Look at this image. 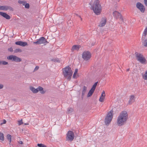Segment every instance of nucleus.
<instances>
[{
	"label": "nucleus",
	"mask_w": 147,
	"mask_h": 147,
	"mask_svg": "<svg viewBox=\"0 0 147 147\" xmlns=\"http://www.w3.org/2000/svg\"><path fill=\"white\" fill-rule=\"evenodd\" d=\"M135 55L138 61H139L143 57V55L140 53H138V52H135Z\"/></svg>",
	"instance_id": "dca6fc26"
},
{
	"label": "nucleus",
	"mask_w": 147,
	"mask_h": 147,
	"mask_svg": "<svg viewBox=\"0 0 147 147\" xmlns=\"http://www.w3.org/2000/svg\"><path fill=\"white\" fill-rule=\"evenodd\" d=\"M0 10L5 11L9 10L10 11H13V9L11 7L9 6H0Z\"/></svg>",
	"instance_id": "f8f14e48"
},
{
	"label": "nucleus",
	"mask_w": 147,
	"mask_h": 147,
	"mask_svg": "<svg viewBox=\"0 0 147 147\" xmlns=\"http://www.w3.org/2000/svg\"><path fill=\"white\" fill-rule=\"evenodd\" d=\"M113 115V110H111L107 113L105 119V122L106 125H108L110 123L112 119Z\"/></svg>",
	"instance_id": "20e7f679"
},
{
	"label": "nucleus",
	"mask_w": 147,
	"mask_h": 147,
	"mask_svg": "<svg viewBox=\"0 0 147 147\" xmlns=\"http://www.w3.org/2000/svg\"><path fill=\"white\" fill-rule=\"evenodd\" d=\"M15 44L17 45H19L22 47H25L28 45L27 43L26 42H23L19 41L15 42Z\"/></svg>",
	"instance_id": "4468645a"
},
{
	"label": "nucleus",
	"mask_w": 147,
	"mask_h": 147,
	"mask_svg": "<svg viewBox=\"0 0 147 147\" xmlns=\"http://www.w3.org/2000/svg\"><path fill=\"white\" fill-rule=\"evenodd\" d=\"M43 144H37V146L39 147H42Z\"/></svg>",
	"instance_id": "f704fd0d"
},
{
	"label": "nucleus",
	"mask_w": 147,
	"mask_h": 147,
	"mask_svg": "<svg viewBox=\"0 0 147 147\" xmlns=\"http://www.w3.org/2000/svg\"><path fill=\"white\" fill-rule=\"evenodd\" d=\"M4 140V137L3 133L0 131V140L3 141Z\"/></svg>",
	"instance_id": "b1692460"
},
{
	"label": "nucleus",
	"mask_w": 147,
	"mask_h": 147,
	"mask_svg": "<svg viewBox=\"0 0 147 147\" xmlns=\"http://www.w3.org/2000/svg\"><path fill=\"white\" fill-rule=\"evenodd\" d=\"M142 43L144 46L147 47V38L146 39L142 42Z\"/></svg>",
	"instance_id": "cd10ccee"
},
{
	"label": "nucleus",
	"mask_w": 147,
	"mask_h": 147,
	"mask_svg": "<svg viewBox=\"0 0 147 147\" xmlns=\"http://www.w3.org/2000/svg\"><path fill=\"white\" fill-rule=\"evenodd\" d=\"M26 2L25 1H22V5H25V4H26Z\"/></svg>",
	"instance_id": "58836bf2"
},
{
	"label": "nucleus",
	"mask_w": 147,
	"mask_h": 147,
	"mask_svg": "<svg viewBox=\"0 0 147 147\" xmlns=\"http://www.w3.org/2000/svg\"><path fill=\"white\" fill-rule=\"evenodd\" d=\"M146 61V59L143 57V58L140 59V60L139 61L142 63H145Z\"/></svg>",
	"instance_id": "bb28decb"
},
{
	"label": "nucleus",
	"mask_w": 147,
	"mask_h": 147,
	"mask_svg": "<svg viewBox=\"0 0 147 147\" xmlns=\"http://www.w3.org/2000/svg\"><path fill=\"white\" fill-rule=\"evenodd\" d=\"M0 15L7 20H9L10 19V17L5 13L0 12Z\"/></svg>",
	"instance_id": "a211bd4d"
},
{
	"label": "nucleus",
	"mask_w": 147,
	"mask_h": 147,
	"mask_svg": "<svg viewBox=\"0 0 147 147\" xmlns=\"http://www.w3.org/2000/svg\"><path fill=\"white\" fill-rule=\"evenodd\" d=\"M95 90L91 88L88 93L87 97H88L91 96L92 94Z\"/></svg>",
	"instance_id": "aec40b11"
},
{
	"label": "nucleus",
	"mask_w": 147,
	"mask_h": 147,
	"mask_svg": "<svg viewBox=\"0 0 147 147\" xmlns=\"http://www.w3.org/2000/svg\"><path fill=\"white\" fill-rule=\"evenodd\" d=\"M7 59L9 60H11L12 61H15L16 62H20L22 61L21 58L13 55H11L7 57Z\"/></svg>",
	"instance_id": "423d86ee"
},
{
	"label": "nucleus",
	"mask_w": 147,
	"mask_h": 147,
	"mask_svg": "<svg viewBox=\"0 0 147 147\" xmlns=\"http://www.w3.org/2000/svg\"><path fill=\"white\" fill-rule=\"evenodd\" d=\"M63 73L64 77L70 80L73 74L71 67L69 66L65 67L63 69Z\"/></svg>",
	"instance_id": "7ed1b4c3"
},
{
	"label": "nucleus",
	"mask_w": 147,
	"mask_h": 147,
	"mask_svg": "<svg viewBox=\"0 0 147 147\" xmlns=\"http://www.w3.org/2000/svg\"><path fill=\"white\" fill-rule=\"evenodd\" d=\"M132 57V55H130V56H129V57Z\"/></svg>",
	"instance_id": "09e8293b"
},
{
	"label": "nucleus",
	"mask_w": 147,
	"mask_h": 147,
	"mask_svg": "<svg viewBox=\"0 0 147 147\" xmlns=\"http://www.w3.org/2000/svg\"><path fill=\"white\" fill-rule=\"evenodd\" d=\"M81 20H82V19L81 18Z\"/></svg>",
	"instance_id": "8fccbe9b"
},
{
	"label": "nucleus",
	"mask_w": 147,
	"mask_h": 147,
	"mask_svg": "<svg viewBox=\"0 0 147 147\" xmlns=\"http://www.w3.org/2000/svg\"><path fill=\"white\" fill-rule=\"evenodd\" d=\"M128 119L127 112L125 111H122L117 117V123L119 126H123L125 124Z\"/></svg>",
	"instance_id": "f257e3e1"
},
{
	"label": "nucleus",
	"mask_w": 147,
	"mask_h": 147,
	"mask_svg": "<svg viewBox=\"0 0 147 147\" xmlns=\"http://www.w3.org/2000/svg\"><path fill=\"white\" fill-rule=\"evenodd\" d=\"M98 83V82H96L93 85L92 88H91L92 89H93V90H95V88H96V86L97 85V84Z\"/></svg>",
	"instance_id": "c85d7f7f"
},
{
	"label": "nucleus",
	"mask_w": 147,
	"mask_h": 147,
	"mask_svg": "<svg viewBox=\"0 0 147 147\" xmlns=\"http://www.w3.org/2000/svg\"><path fill=\"white\" fill-rule=\"evenodd\" d=\"M107 19L106 18H102L99 26L100 27L104 26L106 24Z\"/></svg>",
	"instance_id": "2eb2a0df"
},
{
	"label": "nucleus",
	"mask_w": 147,
	"mask_h": 147,
	"mask_svg": "<svg viewBox=\"0 0 147 147\" xmlns=\"http://www.w3.org/2000/svg\"><path fill=\"white\" fill-rule=\"evenodd\" d=\"M46 42H47V40L43 37H41L36 42H33V44L36 45H40L42 44H45Z\"/></svg>",
	"instance_id": "1a4fd4ad"
},
{
	"label": "nucleus",
	"mask_w": 147,
	"mask_h": 147,
	"mask_svg": "<svg viewBox=\"0 0 147 147\" xmlns=\"http://www.w3.org/2000/svg\"><path fill=\"white\" fill-rule=\"evenodd\" d=\"M22 1H21V0H19L18 1V3L20 4H22Z\"/></svg>",
	"instance_id": "a19ab883"
},
{
	"label": "nucleus",
	"mask_w": 147,
	"mask_h": 147,
	"mask_svg": "<svg viewBox=\"0 0 147 147\" xmlns=\"http://www.w3.org/2000/svg\"><path fill=\"white\" fill-rule=\"evenodd\" d=\"M91 57L90 53L88 51H84L82 54V57L85 61H88L90 59Z\"/></svg>",
	"instance_id": "6e6552de"
},
{
	"label": "nucleus",
	"mask_w": 147,
	"mask_h": 147,
	"mask_svg": "<svg viewBox=\"0 0 147 147\" xmlns=\"http://www.w3.org/2000/svg\"><path fill=\"white\" fill-rule=\"evenodd\" d=\"M105 99V97H100L99 99V101L100 102H102L104 101V100Z\"/></svg>",
	"instance_id": "7c9ffc66"
},
{
	"label": "nucleus",
	"mask_w": 147,
	"mask_h": 147,
	"mask_svg": "<svg viewBox=\"0 0 147 147\" xmlns=\"http://www.w3.org/2000/svg\"><path fill=\"white\" fill-rule=\"evenodd\" d=\"M144 3L145 5L147 6V0H144Z\"/></svg>",
	"instance_id": "ea45409f"
},
{
	"label": "nucleus",
	"mask_w": 147,
	"mask_h": 147,
	"mask_svg": "<svg viewBox=\"0 0 147 147\" xmlns=\"http://www.w3.org/2000/svg\"><path fill=\"white\" fill-rule=\"evenodd\" d=\"M100 1L98 0H95L94 2L92 5L91 3L89 4L91 5L92 9L94 12L97 15H99L101 11V6L100 3Z\"/></svg>",
	"instance_id": "f03ea898"
},
{
	"label": "nucleus",
	"mask_w": 147,
	"mask_h": 147,
	"mask_svg": "<svg viewBox=\"0 0 147 147\" xmlns=\"http://www.w3.org/2000/svg\"><path fill=\"white\" fill-rule=\"evenodd\" d=\"M137 7L139 9L142 13H144L145 9L143 5L140 2H138L136 4Z\"/></svg>",
	"instance_id": "9b49d317"
},
{
	"label": "nucleus",
	"mask_w": 147,
	"mask_h": 147,
	"mask_svg": "<svg viewBox=\"0 0 147 147\" xmlns=\"http://www.w3.org/2000/svg\"><path fill=\"white\" fill-rule=\"evenodd\" d=\"M78 70L77 69H75V72L73 76V78H77V77L76 76V75L77 74L78 71Z\"/></svg>",
	"instance_id": "393cba45"
},
{
	"label": "nucleus",
	"mask_w": 147,
	"mask_h": 147,
	"mask_svg": "<svg viewBox=\"0 0 147 147\" xmlns=\"http://www.w3.org/2000/svg\"><path fill=\"white\" fill-rule=\"evenodd\" d=\"M129 68H128V69H126V71H129Z\"/></svg>",
	"instance_id": "a18cd8bd"
},
{
	"label": "nucleus",
	"mask_w": 147,
	"mask_h": 147,
	"mask_svg": "<svg viewBox=\"0 0 147 147\" xmlns=\"http://www.w3.org/2000/svg\"><path fill=\"white\" fill-rule=\"evenodd\" d=\"M39 68V67L38 66H36L35 67V68L34 69V71H36V70H38V69Z\"/></svg>",
	"instance_id": "4c0bfd02"
},
{
	"label": "nucleus",
	"mask_w": 147,
	"mask_h": 147,
	"mask_svg": "<svg viewBox=\"0 0 147 147\" xmlns=\"http://www.w3.org/2000/svg\"><path fill=\"white\" fill-rule=\"evenodd\" d=\"M19 144H23V142H22V141H19Z\"/></svg>",
	"instance_id": "37998d69"
},
{
	"label": "nucleus",
	"mask_w": 147,
	"mask_h": 147,
	"mask_svg": "<svg viewBox=\"0 0 147 147\" xmlns=\"http://www.w3.org/2000/svg\"><path fill=\"white\" fill-rule=\"evenodd\" d=\"M24 125H28V123H25L24 124Z\"/></svg>",
	"instance_id": "de8ad7c7"
},
{
	"label": "nucleus",
	"mask_w": 147,
	"mask_h": 147,
	"mask_svg": "<svg viewBox=\"0 0 147 147\" xmlns=\"http://www.w3.org/2000/svg\"><path fill=\"white\" fill-rule=\"evenodd\" d=\"M7 138L9 141V144L11 142V135L7 134Z\"/></svg>",
	"instance_id": "4be33fe9"
},
{
	"label": "nucleus",
	"mask_w": 147,
	"mask_h": 147,
	"mask_svg": "<svg viewBox=\"0 0 147 147\" xmlns=\"http://www.w3.org/2000/svg\"><path fill=\"white\" fill-rule=\"evenodd\" d=\"M30 89L34 93H36L39 91H40L41 94H43L46 92V91L43 90V88L42 87L40 86H38L36 89H35L33 87L31 86L30 88Z\"/></svg>",
	"instance_id": "39448f33"
},
{
	"label": "nucleus",
	"mask_w": 147,
	"mask_h": 147,
	"mask_svg": "<svg viewBox=\"0 0 147 147\" xmlns=\"http://www.w3.org/2000/svg\"><path fill=\"white\" fill-rule=\"evenodd\" d=\"M29 4L28 3H26L25 5V7L26 8L28 9L29 8Z\"/></svg>",
	"instance_id": "473e14b6"
},
{
	"label": "nucleus",
	"mask_w": 147,
	"mask_h": 147,
	"mask_svg": "<svg viewBox=\"0 0 147 147\" xmlns=\"http://www.w3.org/2000/svg\"><path fill=\"white\" fill-rule=\"evenodd\" d=\"M74 138V134L71 131H69L66 134V140L67 141L71 142Z\"/></svg>",
	"instance_id": "0eeeda50"
},
{
	"label": "nucleus",
	"mask_w": 147,
	"mask_h": 147,
	"mask_svg": "<svg viewBox=\"0 0 147 147\" xmlns=\"http://www.w3.org/2000/svg\"><path fill=\"white\" fill-rule=\"evenodd\" d=\"M22 50L19 49H16L15 50V53H18V52H22Z\"/></svg>",
	"instance_id": "c756f323"
},
{
	"label": "nucleus",
	"mask_w": 147,
	"mask_h": 147,
	"mask_svg": "<svg viewBox=\"0 0 147 147\" xmlns=\"http://www.w3.org/2000/svg\"><path fill=\"white\" fill-rule=\"evenodd\" d=\"M73 111V109L71 107L68 108L67 111V113L68 114H69L72 112Z\"/></svg>",
	"instance_id": "a878e982"
},
{
	"label": "nucleus",
	"mask_w": 147,
	"mask_h": 147,
	"mask_svg": "<svg viewBox=\"0 0 147 147\" xmlns=\"http://www.w3.org/2000/svg\"><path fill=\"white\" fill-rule=\"evenodd\" d=\"M42 147H47V146L46 145H45L44 144H43V146Z\"/></svg>",
	"instance_id": "49530a36"
},
{
	"label": "nucleus",
	"mask_w": 147,
	"mask_h": 147,
	"mask_svg": "<svg viewBox=\"0 0 147 147\" xmlns=\"http://www.w3.org/2000/svg\"><path fill=\"white\" fill-rule=\"evenodd\" d=\"M18 124L19 125H20L23 123L22 122V119L18 121Z\"/></svg>",
	"instance_id": "72a5a7b5"
},
{
	"label": "nucleus",
	"mask_w": 147,
	"mask_h": 147,
	"mask_svg": "<svg viewBox=\"0 0 147 147\" xmlns=\"http://www.w3.org/2000/svg\"><path fill=\"white\" fill-rule=\"evenodd\" d=\"M113 16L117 19L119 18L120 20L123 22V19L121 14L117 11H114L113 13Z\"/></svg>",
	"instance_id": "9d476101"
},
{
	"label": "nucleus",
	"mask_w": 147,
	"mask_h": 147,
	"mask_svg": "<svg viewBox=\"0 0 147 147\" xmlns=\"http://www.w3.org/2000/svg\"><path fill=\"white\" fill-rule=\"evenodd\" d=\"M6 122V121L5 119H4L3 120V124H5V123Z\"/></svg>",
	"instance_id": "79ce46f5"
},
{
	"label": "nucleus",
	"mask_w": 147,
	"mask_h": 147,
	"mask_svg": "<svg viewBox=\"0 0 147 147\" xmlns=\"http://www.w3.org/2000/svg\"><path fill=\"white\" fill-rule=\"evenodd\" d=\"M8 63L5 61L0 60V65H8Z\"/></svg>",
	"instance_id": "5701e85b"
},
{
	"label": "nucleus",
	"mask_w": 147,
	"mask_h": 147,
	"mask_svg": "<svg viewBox=\"0 0 147 147\" xmlns=\"http://www.w3.org/2000/svg\"><path fill=\"white\" fill-rule=\"evenodd\" d=\"M4 87V86L3 84H0V89L3 88Z\"/></svg>",
	"instance_id": "e433bc0d"
},
{
	"label": "nucleus",
	"mask_w": 147,
	"mask_h": 147,
	"mask_svg": "<svg viewBox=\"0 0 147 147\" xmlns=\"http://www.w3.org/2000/svg\"><path fill=\"white\" fill-rule=\"evenodd\" d=\"M81 46L80 45H73L71 49V51L72 52H73L74 51H78L79 50Z\"/></svg>",
	"instance_id": "f3484780"
},
{
	"label": "nucleus",
	"mask_w": 147,
	"mask_h": 147,
	"mask_svg": "<svg viewBox=\"0 0 147 147\" xmlns=\"http://www.w3.org/2000/svg\"><path fill=\"white\" fill-rule=\"evenodd\" d=\"M105 92L104 91H103L102 92L101 97H105Z\"/></svg>",
	"instance_id": "2f4dec72"
},
{
	"label": "nucleus",
	"mask_w": 147,
	"mask_h": 147,
	"mask_svg": "<svg viewBox=\"0 0 147 147\" xmlns=\"http://www.w3.org/2000/svg\"><path fill=\"white\" fill-rule=\"evenodd\" d=\"M87 88L85 86H84L82 88V95L81 98L83 99L85 94L87 92Z\"/></svg>",
	"instance_id": "6ab92c4d"
},
{
	"label": "nucleus",
	"mask_w": 147,
	"mask_h": 147,
	"mask_svg": "<svg viewBox=\"0 0 147 147\" xmlns=\"http://www.w3.org/2000/svg\"><path fill=\"white\" fill-rule=\"evenodd\" d=\"M56 61L57 62H59V63L60 62V60H56Z\"/></svg>",
	"instance_id": "c03bdc74"
},
{
	"label": "nucleus",
	"mask_w": 147,
	"mask_h": 147,
	"mask_svg": "<svg viewBox=\"0 0 147 147\" xmlns=\"http://www.w3.org/2000/svg\"><path fill=\"white\" fill-rule=\"evenodd\" d=\"M129 98L128 104L131 105L135 101L136 98L135 96L134 95H131L129 97Z\"/></svg>",
	"instance_id": "ddd939ff"
},
{
	"label": "nucleus",
	"mask_w": 147,
	"mask_h": 147,
	"mask_svg": "<svg viewBox=\"0 0 147 147\" xmlns=\"http://www.w3.org/2000/svg\"><path fill=\"white\" fill-rule=\"evenodd\" d=\"M147 35V26L146 27L145 29L144 30V32L143 34V37L144 38V39L145 38L146 35Z\"/></svg>",
	"instance_id": "412c9836"
},
{
	"label": "nucleus",
	"mask_w": 147,
	"mask_h": 147,
	"mask_svg": "<svg viewBox=\"0 0 147 147\" xmlns=\"http://www.w3.org/2000/svg\"><path fill=\"white\" fill-rule=\"evenodd\" d=\"M8 51L11 52H12L13 51V50L12 48H10L8 49Z\"/></svg>",
	"instance_id": "c9c22d12"
}]
</instances>
